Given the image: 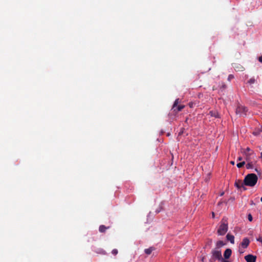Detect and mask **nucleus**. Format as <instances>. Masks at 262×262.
I'll use <instances>...</instances> for the list:
<instances>
[{"label":"nucleus","mask_w":262,"mask_h":262,"mask_svg":"<svg viewBox=\"0 0 262 262\" xmlns=\"http://www.w3.org/2000/svg\"><path fill=\"white\" fill-rule=\"evenodd\" d=\"M112 253L114 255H116L118 254L117 249H113L112 251Z\"/></svg>","instance_id":"obj_22"},{"label":"nucleus","mask_w":262,"mask_h":262,"mask_svg":"<svg viewBox=\"0 0 262 262\" xmlns=\"http://www.w3.org/2000/svg\"><path fill=\"white\" fill-rule=\"evenodd\" d=\"M248 111V109L245 106L242 105H238L236 108V114L239 116H244L246 115V113Z\"/></svg>","instance_id":"obj_3"},{"label":"nucleus","mask_w":262,"mask_h":262,"mask_svg":"<svg viewBox=\"0 0 262 262\" xmlns=\"http://www.w3.org/2000/svg\"><path fill=\"white\" fill-rule=\"evenodd\" d=\"M239 252L241 254L242 253H244V251L242 250L241 248H239Z\"/></svg>","instance_id":"obj_30"},{"label":"nucleus","mask_w":262,"mask_h":262,"mask_svg":"<svg viewBox=\"0 0 262 262\" xmlns=\"http://www.w3.org/2000/svg\"><path fill=\"white\" fill-rule=\"evenodd\" d=\"M209 114H210V115L212 117H214L215 118H217L219 117V114L216 111H210L209 112Z\"/></svg>","instance_id":"obj_13"},{"label":"nucleus","mask_w":262,"mask_h":262,"mask_svg":"<svg viewBox=\"0 0 262 262\" xmlns=\"http://www.w3.org/2000/svg\"><path fill=\"white\" fill-rule=\"evenodd\" d=\"M230 164L233 165H234L235 163L234 161H230Z\"/></svg>","instance_id":"obj_32"},{"label":"nucleus","mask_w":262,"mask_h":262,"mask_svg":"<svg viewBox=\"0 0 262 262\" xmlns=\"http://www.w3.org/2000/svg\"><path fill=\"white\" fill-rule=\"evenodd\" d=\"M248 163L246 164V167L247 169L253 168V165L251 161L247 162Z\"/></svg>","instance_id":"obj_14"},{"label":"nucleus","mask_w":262,"mask_h":262,"mask_svg":"<svg viewBox=\"0 0 262 262\" xmlns=\"http://www.w3.org/2000/svg\"><path fill=\"white\" fill-rule=\"evenodd\" d=\"M231 253L232 250L230 249H227L224 253V256L225 258H229L231 256Z\"/></svg>","instance_id":"obj_7"},{"label":"nucleus","mask_w":262,"mask_h":262,"mask_svg":"<svg viewBox=\"0 0 262 262\" xmlns=\"http://www.w3.org/2000/svg\"><path fill=\"white\" fill-rule=\"evenodd\" d=\"M212 257L215 259L220 260L222 258L221 251L219 250H213L211 251Z\"/></svg>","instance_id":"obj_4"},{"label":"nucleus","mask_w":262,"mask_h":262,"mask_svg":"<svg viewBox=\"0 0 262 262\" xmlns=\"http://www.w3.org/2000/svg\"><path fill=\"white\" fill-rule=\"evenodd\" d=\"M110 228V226L106 227L105 226L102 225L99 226V231L100 232L104 233L106 231V229H108Z\"/></svg>","instance_id":"obj_10"},{"label":"nucleus","mask_w":262,"mask_h":262,"mask_svg":"<svg viewBox=\"0 0 262 262\" xmlns=\"http://www.w3.org/2000/svg\"><path fill=\"white\" fill-rule=\"evenodd\" d=\"M242 159H242V157H239L238 158V159H237V160H238V161H241Z\"/></svg>","instance_id":"obj_31"},{"label":"nucleus","mask_w":262,"mask_h":262,"mask_svg":"<svg viewBox=\"0 0 262 262\" xmlns=\"http://www.w3.org/2000/svg\"><path fill=\"white\" fill-rule=\"evenodd\" d=\"M244 182L243 183L241 180H237L235 182V186L238 189L244 187Z\"/></svg>","instance_id":"obj_9"},{"label":"nucleus","mask_w":262,"mask_h":262,"mask_svg":"<svg viewBox=\"0 0 262 262\" xmlns=\"http://www.w3.org/2000/svg\"><path fill=\"white\" fill-rule=\"evenodd\" d=\"M261 129H262V125H261Z\"/></svg>","instance_id":"obj_38"},{"label":"nucleus","mask_w":262,"mask_h":262,"mask_svg":"<svg viewBox=\"0 0 262 262\" xmlns=\"http://www.w3.org/2000/svg\"><path fill=\"white\" fill-rule=\"evenodd\" d=\"M245 259L247 262H255L256 256L251 254H248L245 256Z\"/></svg>","instance_id":"obj_6"},{"label":"nucleus","mask_w":262,"mask_h":262,"mask_svg":"<svg viewBox=\"0 0 262 262\" xmlns=\"http://www.w3.org/2000/svg\"><path fill=\"white\" fill-rule=\"evenodd\" d=\"M249 243H250L249 239L248 238L245 237L243 239L242 243L240 244V246L242 248L245 249V248H247V247L249 246Z\"/></svg>","instance_id":"obj_5"},{"label":"nucleus","mask_w":262,"mask_h":262,"mask_svg":"<svg viewBox=\"0 0 262 262\" xmlns=\"http://www.w3.org/2000/svg\"><path fill=\"white\" fill-rule=\"evenodd\" d=\"M184 107V105H179V106H177L175 109H176V111H177V112H180L182 110V109Z\"/></svg>","instance_id":"obj_19"},{"label":"nucleus","mask_w":262,"mask_h":262,"mask_svg":"<svg viewBox=\"0 0 262 262\" xmlns=\"http://www.w3.org/2000/svg\"><path fill=\"white\" fill-rule=\"evenodd\" d=\"M221 204V203L219 202V203H218V205H220V204Z\"/></svg>","instance_id":"obj_37"},{"label":"nucleus","mask_w":262,"mask_h":262,"mask_svg":"<svg viewBox=\"0 0 262 262\" xmlns=\"http://www.w3.org/2000/svg\"><path fill=\"white\" fill-rule=\"evenodd\" d=\"M245 156V159L247 162L251 161V159L252 157H254L255 156L254 153L253 151H251V153L249 154H244Z\"/></svg>","instance_id":"obj_8"},{"label":"nucleus","mask_w":262,"mask_h":262,"mask_svg":"<svg viewBox=\"0 0 262 262\" xmlns=\"http://www.w3.org/2000/svg\"><path fill=\"white\" fill-rule=\"evenodd\" d=\"M260 201L262 202V197L260 198Z\"/></svg>","instance_id":"obj_36"},{"label":"nucleus","mask_w":262,"mask_h":262,"mask_svg":"<svg viewBox=\"0 0 262 262\" xmlns=\"http://www.w3.org/2000/svg\"><path fill=\"white\" fill-rule=\"evenodd\" d=\"M258 60L259 62H262V55L259 57Z\"/></svg>","instance_id":"obj_29"},{"label":"nucleus","mask_w":262,"mask_h":262,"mask_svg":"<svg viewBox=\"0 0 262 262\" xmlns=\"http://www.w3.org/2000/svg\"><path fill=\"white\" fill-rule=\"evenodd\" d=\"M252 151L249 147H247L245 149L242 151L243 154L244 155L245 154H249Z\"/></svg>","instance_id":"obj_17"},{"label":"nucleus","mask_w":262,"mask_h":262,"mask_svg":"<svg viewBox=\"0 0 262 262\" xmlns=\"http://www.w3.org/2000/svg\"><path fill=\"white\" fill-rule=\"evenodd\" d=\"M245 164V162L243 161L242 162L238 163L237 164L236 166L238 168H241Z\"/></svg>","instance_id":"obj_21"},{"label":"nucleus","mask_w":262,"mask_h":262,"mask_svg":"<svg viewBox=\"0 0 262 262\" xmlns=\"http://www.w3.org/2000/svg\"><path fill=\"white\" fill-rule=\"evenodd\" d=\"M235 69L237 70L238 71H243L244 69V68L243 67H235Z\"/></svg>","instance_id":"obj_23"},{"label":"nucleus","mask_w":262,"mask_h":262,"mask_svg":"<svg viewBox=\"0 0 262 262\" xmlns=\"http://www.w3.org/2000/svg\"><path fill=\"white\" fill-rule=\"evenodd\" d=\"M179 103V99H177L175 100V101L173 104V106H172V108L173 109L174 111H176L175 108L178 106V104Z\"/></svg>","instance_id":"obj_15"},{"label":"nucleus","mask_w":262,"mask_h":262,"mask_svg":"<svg viewBox=\"0 0 262 262\" xmlns=\"http://www.w3.org/2000/svg\"><path fill=\"white\" fill-rule=\"evenodd\" d=\"M248 219L250 222H251L252 221L253 217L251 214H249L248 215Z\"/></svg>","instance_id":"obj_24"},{"label":"nucleus","mask_w":262,"mask_h":262,"mask_svg":"<svg viewBox=\"0 0 262 262\" xmlns=\"http://www.w3.org/2000/svg\"><path fill=\"white\" fill-rule=\"evenodd\" d=\"M224 245V243L222 241H219L216 243V246L219 248L223 246Z\"/></svg>","instance_id":"obj_16"},{"label":"nucleus","mask_w":262,"mask_h":262,"mask_svg":"<svg viewBox=\"0 0 262 262\" xmlns=\"http://www.w3.org/2000/svg\"><path fill=\"white\" fill-rule=\"evenodd\" d=\"M220 260H221L222 262H230L229 260H225L223 258Z\"/></svg>","instance_id":"obj_28"},{"label":"nucleus","mask_w":262,"mask_h":262,"mask_svg":"<svg viewBox=\"0 0 262 262\" xmlns=\"http://www.w3.org/2000/svg\"><path fill=\"white\" fill-rule=\"evenodd\" d=\"M226 238L228 241H230L231 243L234 244V237L233 235L230 234H227Z\"/></svg>","instance_id":"obj_11"},{"label":"nucleus","mask_w":262,"mask_h":262,"mask_svg":"<svg viewBox=\"0 0 262 262\" xmlns=\"http://www.w3.org/2000/svg\"><path fill=\"white\" fill-rule=\"evenodd\" d=\"M212 216L213 218H214V216H215V214H214V213L213 212H212Z\"/></svg>","instance_id":"obj_33"},{"label":"nucleus","mask_w":262,"mask_h":262,"mask_svg":"<svg viewBox=\"0 0 262 262\" xmlns=\"http://www.w3.org/2000/svg\"><path fill=\"white\" fill-rule=\"evenodd\" d=\"M193 104H194V103L193 102H189L188 103V105H189V107H191V108L193 107Z\"/></svg>","instance_id":"obj_26"},{"label":"nucleus","mask_w":262,"mask_h":262,"mask_svg":"<svg viewBox=\"0 0 262 262\" xmlns=\"http://www.w3.org/2000/svg\"><path fill=\"white\" fill-rule=\"evenodd\" d=\"M255 170L257 172H258V170L257 168H255Z\"/></svg>","instance_id":"obj_34"},{"label":"nucleus","mask_w":262,"mask_h":262,"mask_svg":"<svg viewBox=\"0 0 262 262\" xmlns=\"http://www.w3.org/2000/svg\"><path fill=\"white\" fill-rule=\"evenodd\" d=\"M154 250H155V248L154 247H150L148 249H145L144 250V252L147 255H149L151 253L152 251H154Z\"/></svg>","instance_id":"obj_12"},{"label":"nucleus","mask_w":262,"mask_h":262,"mask_svg":"<svg viewBox=\"0 0 262 262\" xmlns=\"http://www.w3.org/2000/svg\"><path fill=\"white\" fill-rule=\"evenodd\" d=\"M228 229V223L226 220L223 219L221 224L217 230V233L220 235H223L227 232Z\"/></svg>","instance_id":"obj_2"},{"label":"nucleus","mask_w":262,"mask_h":262,"mask_svg":"<svg viewBox=\"0 0 262 262\" xmlns=\"http://www.w3.org/2000/svg\"><path fill=\"white\" fill-rule=\"evenodd\" d=\"M234 78V76L232 74H230L229 76H228V80L229 81H230L231 79H232L233 78Z\"/></svg>","instance_id":"obj_25"},{"label":"nucleus","mask_w":262,"mask_h":262,"mask_svg":"<svg viewBox=\"0 0 262 262\" xmlns=\"http://www.w3.org/2000/svg\"><path fill=\"white\" fill-rule=\"evenodd\" d=\"M99 253H101V254H105V251H104L103 249H100Z\"/></svg>","instance_id":"obj_27"},{"label":"nucleus","mask_w":262,"mask_h":262,"mask_svg":"<svg viewBox=\"0 0 262 262\" xmlns=\"http://www.w3.org/2000/svg\"><path fill=\"white\" fill-rule=\"evenodd\" d=\"M256 82V79L254 77H252V78H250L248 81V83H249L250 84H253Z\"/></svg>","instance_id":"obj_18"},{"label":"nucleus","mask_w":262,"mask_h":262,"mask_svg":"<svg viewBox=\"0 0 262 262\" xmlns=\"http://www.w3.org/2000/svg\"><path fill=\"white\" fill-rule=\"evenodd\" d=\"M224 194V192H223L222 193H221V195L222 196V195H223Z\"/></svg>","instance_id":"obj_35"},{"label":"nucleus","mask_w":262,"mask_h":262,"mask_svg":"<svg viewBox=\"0 0 262 262\" xmlns=\"http://www.w3.org/2000/svg\"><path fill=\"white\" fill-rule=\"evenodd\" d=\"M258 180L257 176L254 173L247 174L244 180V185L253 187L255 185Z\"/></svg>","instance_id":"obj_1"},{"label":"nucleus","mask_w":262,"mask_h":262,"mask_svg":"<svg viewBox=\"0 0 262 262\" xmlns=\"http://www.w3.org/2000/svg\"><path fill=\"white\" fill-rule=\"evenodd\" d=\"M227 88V85L224 83H222V85L220 86V90L223 92Z\"/></svg>","instance_id":"obj_20"}]
</instances>
